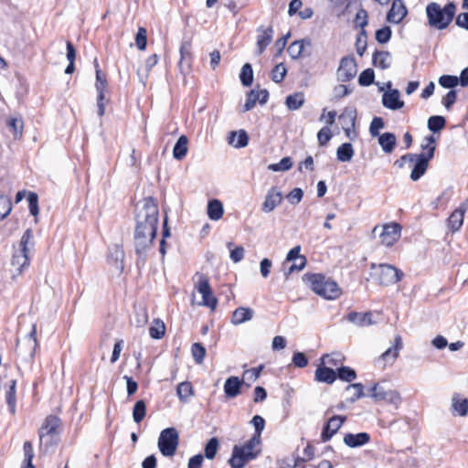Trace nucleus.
Returning <instances> with one entry per match:
<instances>
[{
    "label": "nucleus",
    "mask_w": 468,
    "mask_h": 468,
    "mask_svg": "<svg viewBox=\"0 0 468 468\" xmlns=\"http://www.w3.org/2000/svg\"><path fill=\"white\" fill-rule=\"evenodd\" d=\"M135 228L133 242L136 264H144L146 252L153 245L156 235L159 222V209L157 201L153 197H147L135 206Z\"/></svg>",
    "instance_id": "obj_1"
},
{
    "label": "nucleus",
    "mask_w": 468,
    "mask_h": 468,
    "mask_svg": "<svg viewBox=\"0 0 468 468\" xmlns=\"http://www.w3.org/2000/svg\"><path fill=\"white\" fill-rule=\"evenodd\" d=\"M303 282L317 295L326 300H335L341 294L338 284L323 273H305Z\"/></svg>",
    "instance_id": "obj_2"
},
{
    "label": "nucleus",
    "mask_w": 468,
    "mask_h": 468,
    "mask_svg": "<svg viewBox=\"0 0 468 468\" xmlns=\"http://www.w3.org/2000/svg\"><path fill=\"white\" fill-rule=\"evenodd\" d=\"M428 24L431 27L443 30L449 27L455 16L456 5L448 2L443 7L438 3L431 2L425 8Z\"/></svg>",
    "instance_id": "obj_3"
},
{
    "label": "nucleus",
    "mask_w": 468,
    "mask_h": 468,
    "mask_svg": "<svg viewBox=\"0 0 468 468\" xmlns=\"http://www.w3.org/2000/svg\"><path fill=\"white\" fill-rule=\"evenodd\" d=\"M259 445L257 441L248 440L243 445H234L231 457L228 461L231 468H244L250 461L255 460L261 454V448L256 449Z\"/></svg>",
    "instance_id": "obj_4"
},
{
    "label": "nucleus",
    "mask_w": 468,
    "mask_h": 468,
    "mask_svg": "<svg viewBox=\"0 0 468 468\" xmlns=\"http://www.w3.org/2000/svg\"><path fill=\"white\" fill-rule=\"evenodd\" d=\"M179 443V433L174 427L164 429L158 438V449L165 457L175 455Z\"/></svg>",
    "instance_id": "obj_5"
},
{
    "label": "nucleus",
    "mask_w": 468,
    "mask_h": 468,
    "mask_svg": "<svg viewBox=\"0 0 468 468\" xmlns=\"http://www.w3.org/2000/svg\"><path fill=\"white\" fill-rule=\"evenodd\" d=\"M436 145L434 144L429 147L427 152L414 154L416 162L410 176L412 181H418L425 175L429 167L430 161L434 157Z\"/></svg>",
    "instance_id": "obj_6"
},
{
    "label": "nucleus",
    "mask_w": 468,
    "mask_h": 468,
    "mask_svg": "<svg viewBox=\"0 0 468 468\" xmlns=\"http://www.w3.org/2000/svg\"><path fill=\"white\" fill-rule=\"evenodd\" d=\"M179 54L180 58L177 67L179 72L186 78L191 72L194 62L191 38L183 37L179 48Z\"/></svg>",
    "instance_id": "obj_7"
},
{
    "label": "nucleus",
    "mask_w": 468,
    "mask_h": 468,
    "mask_svg": "<svg viewBox=\"0 0 468 468\" xmlns=\"http://www.w3.org/2000/svg\"><path fill=\"white\" fill-rule=\"evenodd\" d=\"M375 275L379 284L388 286L401 281L404 273L393 265L383 263L378 265V271Z\"/></svg>",
    "instance_id": "obj_8"
},
{
    "label": "nucleus",
    "mask_w": 468,
    "mask_h": 468,
    "mask_svg": "<svg viewBox=\"0 0 468 468\" xmlns=\"http://www.w3.org/2000/svg\"><path fill=\"white\" fill-rule=\"evenodd\" d=\"M196 289L202 294V304L215 310L218 305V299L214 296L209 284L208 278L205 274H200Z\"/></svg>",
    "instance_id": "obj_9"
},
{
    "label": "nucleus",
    "mask_w": 468,
    "mask_h": 468,
    "mask_svg": "<svg viewBox=\"0 0 468 468\" xmlns=\"http://www.w3.org/2000/svg\"><path fill=\"white\" fill-rule=\"evenodd\" d=\"M357 72V65L353 56L343 57L337 69V80L341 82L352 80Z\"/></svg>",
    "instance_id": "obj_10"
},
{
    "label": "nucleus",
    "mask_w": 468,
    "mask_h": 468,
    "mask_svg": "<svg viewBox=\"0 0 468 468\" xmlns=\"http://www.w3.org/2000/svg\"><path fill=\"white\" fill-rule=\"evenodd\" d=\"M346 420L347 417L345 415H334L331 418H329L323 426L320 436L321 441H329L334 437V435H335L337 431L341 429V427L344 425Z\"/></svg>",
    "instance_id": "obj_11"
},
{
    "label": "nucleus",
    "mask_w": 468,
    "mask_h": 468,
    "mask_svg": "<svg viewBox=\"0 0 468 468\" xmlns=\"http://www.w3.org/2000/svg\"><path fill=\"white\" fill-rule=\"evenodd\" d=\"M61 425V420L56 415H48L38 431L39 435V447L42 448L43 440L48 436H58L59 434L58 429Z\"/></svg>",
    "instance_id": "obj_12"
},
{
    "label": "nucleus",
    "mask_w": 468,
    "mask_h": 468,
    "mask_svg": "<svg viewBox=\"0 0 468 468\" xmlns=\"http://www.w3.org/2000/svg\"><path fill=\"white\" fill-rule=\"evenodd\" d=\"M387 87L389 90L385 91L382 95V104L385 108L397 111L404 106V101L400 100L399 90L391 89V81L387 82Z\"/></svg>",
    "instance_id": "obj_13"
},
{
    "label": "nucleus",
    "mask_w": 468,
    "mask_h": 468,
    "mask_svg": "<svg viewBox=\"0 0 468 468\" xmlns=\"http://www.w3.org/2000/svg\"><path fill=\"white\" fill-rule=\"evenodd\" d=\"M401 226L399 223L385 225L380 234L381 243L387 247L392 246L400 237Z\"/></svg>",
    "instance_id": "obj_14"
},
{
    "label": "nucleus",
    "mask_w": 468,
    "mask_h": 468,
    "mask_svg": "<svg viewBox=\"0 0 468 468\" xmlns=\"http://www.w3.org/2000/svg\"><path fill=\"white\" fill-rule=\"evenodd\" d=\"M282 201V194L276 187L271 186L265 197V199L261 205V210L265 213H270L274 210V208L279 206Z\"/></svg>",
    "instance_id": "obj_15"
},
{
    "label": "nucleus",
    "mask_w": 468,
    "mask_h": 468,
    "mask_svg": "<svg viewBox=\"0 0 468 468\" xmlns=\"http://www.w3.org/2000/svg\"><path fill=\"white\" fill-rule=\"evenodd\" d=\"M408 9L403 0H393L391 7L387 15L389 23L399 24L407 16Z\"/></svg>",
    "instance_id": "obj_16"
},
{
    "label": "nucleus",
    "mask_w": 468,
    "mask_h": 468,
    "mask_svg": "<svg viewBox=\"0 0 468 468\" xmlns=\"http://www.w3.org/2000/svg\"><path fill=\"white\" fill-rule=\"evenodd\" d=\"M257 31L259 35L257 37L256 53L257 55H261L272 40L273 29L271 27H269L268 28L260 27Z\"/></svg>",
    "instance_id": "obj_17"
},
{
    "label": "nucleus",
    "mask_w": 468,
    "mask_h": 468,
    "mask_svg": "<svg viewBox=\"0 0 468 468\" xmlns=\"http://www.w3.org/2000/svg\"><path fill=\"white\" fill-rule=\"evenodd\" d=\"M370 439V434L366 431L358 433L348 432L344 435L343 441L350 448H358L368 443Z\"/></svg>",
    "instance_id": "obj_18"
},
{
    "label": "nucleus",
    "mask_w": 468,
    "mask_h": 468,
    "mask_svg": "<svg viewBox=\"0 0 468 468\" xmlns=\"http://www.w3.org/2000/svg\"><path fill=\"white\" fill-rule=\"evenodd\" d=\"M314 380L319 383L331 385L336 380V372L321 362L314 372Z\"/></svg>",
    "instance_id": "obj_19"
},
{
    "label": "nucleus",
    "mask_w": 468,
    "mask_h": 468,
    "mask_svg": "<svg viewBox=\"0 0 468 468\" xmlns=\"http://www.w3.org/2000/svg\"><path fill=\"white\" fill-rule=\"evenodd\" d=\"M244 384V379H239V377L231 376L225 380L224 393L226 398L233 399L241 393V388Z\"/></svg>",
    "instance_id": "obj_20"
},
{
    "label": "nucleus",
    "mask_w": 468,
    "mask_h": 468,
    "mask_svg": "<svg viewBox=\"0 0 468 468\" xmlns=\"http://www.w3.org/2000/svg\"><path fill=\"white\" fill-rule=\"evenodd\" d=\"M403 347L402 337L397 335L394 338V345L388 348L378 358V361L390 362L393 364L399 356V352Z\"/></svg>",
    "instance_id": "obj_21"
},
{
    "label": "nucleus",
    "mask_w": 468,
    "mask_h": 468,
    "mask_svg": "<svg viewBox=\"0 0 468 468\" xmlns=\"http://www.w3.org/2000/svg\"><path fill=\"white\" fill-rule=\"evenodd\" d=\"M346 319L357 326H367L373 324L372 313L370 311L365 313L350 312L347 314Z\"/></svg>",
    "instance_id": "obj_22"
},
{
    "label": "nucleus",
    "mask_w": 468,
    "mask_h": 468,
    "mask_svg": "<svg viewBox=\"0 0 468 468\" xmlns=\"http://www.w3.org/2000/svg\"><path fill=\"white\" fill-rule=\"evenodd\" d=\"M249 140L248 133L242 129L238 132L232 131L228 135V143L238 149L246 147Z\"/></svg>",
    "instance_id": "obj_23"
},
{
    "label": "nucleus",
    "mask_w": 468,
    "mask_h": 468,
    "mask_svg": "<svg viewBox=\"0 0 468 468\" xmlns=\"http://www.w3.org/2000/svg\"><path fill=\"white\" fill-rule=\"evenodd\" d=\"M452 415L464 417L468 414V399L461 398L459 394H454L452 399Z\"/></svg>",
    "instance_id": "obj_24"
},
{
    "label": "nucleus",
    "mask_w": 468,
    "mask_h": 468,
    "mask_svg": "<svg viewBox=\"0 0 468 468\" xmlns=\"http://www.w3.org/2000/svg\"><path fill=\"white\" fill-rule=\"evenodd\" d=\"M254 314L253 309L250 307H238L234 310L231 316L233 324H240L252 319Z\"/></svg>",
    "instance_id": "obj_25"
},
{
    "label": "nucleus",
    "mask_w": 468,
    "mask_h": 468,
    "mask_svg": "<svg viewBox=\"0 0 468 468\" xmlns=\"http://www.w3.org/2000/svg\"><path fill=\"white\" fill-rule=\"evenodd\" d=\"M391 54L388 51L376 49L372 55V64L381 69H387L391 66Z\"/></svg>",
    "instance_id": "obj_26"
},
{
    "label": "nucleus",
    "mask_w": 468,
    "mask_h": 468,
    "mask_svg": "<svg viewBox=\"0 0 468 468\" xmlns=\"http://www.w3.org/2000/svg\"><path fill=\"white\" fill-rule=\"evenodd\" d=\"M7 389L5 391V401L8 406L9 412L12 415L16 414V380L11 379L8 381Z\"/></svg>",
    "instance_id": "obj_27"
},
{
    "label": "nucleus",
    "mask_w": 468,
    "mask_h": 468,
    "mask_svg": "<svg viewBox=\"0 0 468 468\" xmlns=\"http://www.w3.org/2000/svg\"><path fill=\"white\" fill-rule=\"evenodd\" d=\"M396 143L397 138L393 133L386 132L378 136V144L386 154H390L394 150Z\"/></svg>",
    "instance_id": "obj_28"
},
{
    "label": "nucleus",
    "mask_w": 468,
    "mask_h": 468,
    "mask_svg": "<svg viewBox=\"0 0 468 468\" xmlns=\"http://www.w3.org/2000/svg\"><path fill=\"white\" fill-rule=\"evenodd\" d=\"M207 213L211 220H218L224 214L223 205L218 199H212L208 201Z\"/></svg>",
    "instance_id": "obj_29"
},
{
    "label": "nucleus",
    "mask_w": 468,
    "mask_h": 468,
    "mask_svg": "<svg viewBox=\"0 0 468 468\" xmlns=\"http://www.w3.org/2000/svg\"><path fill=\"white\" fill-rule=\"evenodd\" d=\"M188 139L186 135H181L173 148V156L176 160H182L187 154Z\"/></svg>",
    "instance_id": "obj_30"
},
{
    "label": "nucleus",
    "mask_w": 468,
    "mask_h": 468,
    "mask_svg": "<svg viewBox=\"0 0 468 468\" xmlns=\"http://www.w3.org/2000/svg\"><path fill=\"white\" fill-rule=\"evenodd\" d=\"M356 118V112L353 109L346 108L344 112L338 116V120L342 128H355Z\"/></svg>",
    "instance_id": "obj_31"
},
{
    "label": "nucleus",
    "mask_w": 468,
    "mask_h": 468,
    "mask_svg": "<svg viewBox=\"0 0 468 468\" xmlns=\"http://www.w3.org/2000/svg\"><path fill=\"white\" fill-rule=\"evenodd\" d=\"M250 422L254 426V434L250 438L252 441H257L258 444H261V433L265 427V420L260 416L255 415L252 417Z\"/></svg>",
    "instance_id": "obj_32"
},
{
    "label": "nucleus",
    "mask_w": 468,
    "mask_h": 468,
    "mask_svg": "<svg viewBox=\"0 0 468 468\" xmlns=\"http://www.w3.org/2000/svg\"><path fill=\"white\" fill-rule=\"evenodd\" d=\"M176 395L181 402H187L188 399L194 395V388L189 381H184L177 385Z\"/></svg>",
    "instance_id": "obj_33"
},
{
    "label": "nucleus",
    "mask_w": 468,
    "mask_h": 468,
    "mask_svg": "<svg viewBox=\"0 0 468 468\" xmlns=\"http://www.w3.org/2000/svg\"><path fill=\"white\" fill-rule=\"evenodd\" d=\"M335 372L336 379L338 378L341 381L350 383L356 378V370L347 366H340L336 367Z\"/></svg>",
    "instance_id": "obj_34"
},
{
    "label": "nucleus",
    "mask_w": 468,
    "mask_h": 468,
    "mask_svg": "<svg viewBox=\"0 0 468 468\" xmlns=\"http://www.w3.org/2000/svg\"><path fill=\"white\" fill-rule=\"evenodd\" d=\"M304 103V95L303 92H295L286 97L285 104L290 111L300 109Z\"/></svg>",
    "instance_id": "obj_35"
},
{
    "label": "nucleus",
    "mask_w": 468,
    "mask_h": 468,
    "mask_svg": "<svg viewBox=\"0 0 468 468\" xmlns=\"http://www.w3.org/2000/svg\"><path fill=\"white\" fill-rule=\"evenodd\" d=\"M24 461L21 468H36L33 464V458L35 456L33 444L30 441H26L23 444Z\"/></svg>",
    "instance_id": "obj_36"
},
{
    "label": "nucleus",
    "mask_w": 468,
    "mask_h": 468,
    "mask_svg": "<svg viewBox=\"0 0 468 468\" xmlns=\"http://www.w3.org/2000/svg\"><path fill=\"white\" fill-rule=\"evenodd\" d=\"M353 156L354 149L350 143L342 144L336 150V158L340 162H349Z\"/></svg>",
    "instance_id": "obj_37"
},
{
    "label": "nucleus",
    "mask_w": 468,
    "mask_h": 468,
    "mask_svg": "<svg viewBox=\"0 0 468 468\" xmlns=\"http://www.w3.org/2000/svg\"><path fill=\"white\" fill-rule=\"evenodd\" d=\"M427 126L431 133H440L446 126V119L441 115H432L428 119Z\"/></svg>",
    "instance_id": "obj_38"
},
{
    "label": "nucleus",
    "mask_w": 468,
    "mask_h": 468,
    "mask_svg": "<svg viewBox=\"0 0 468 468\" xmlns=\"http://www.w3.org/2000/svg\"><path fill=\"white\" fill-rule=\"evenodd\" d=\"M464 214L455 209L448 218V227L452 232L458 231L463 223Z\"/></svg>",
    "instance_id": "obj_39"
},
{
    "label": "nucleus",
    "mask_w": 468,
    "mask_h": 468,
    "mask_svg": "<svg viewBox=\"0 0 468 468\" xmlns=\"http://www.w3.org/2000/svg\"><path fill=\"white\" fill-rule=\"evenodd\" d=\"M219 448V441L217 437L210 438L204 448V455L207 460H213Z\"/></svg>",
    "instance_id": "obj_40"
},
{
    "label": "nucleus",
    "mask_w": 468,
    "mask_h": 468,
    "mask_svg": "<svg viewBox=\"0 0 468 468\" xmlns=\"http://www.w3.org/2000/svg\"><path fill=\"white\" fill-rule=\"evenodd\" d=\"M239 80L244 87H250L253 82V69L250 63H245L239 73Z\"/></svg>",
    "instance_id": "obj_41"
},
{
    "label": "nucleus",
    "mask_w": 468,
    "mask_h": 468,
    "mask_svg": "<svg viewBox=\"0 0 468 468\" xmlns=\"http://www.w3.org/2000/svg\"><path fill=\"white\" fill-rule=\"evenodd\" d=\"M30 260L28 253L24 251H19L18 253H15L12 258V264L14 266H18L19 272H22L24 269L29 266Z\"/></svg>",
    "instance_id": "obj_42"
},
{
    "label": "nucleus",
    "mask_w": 468,
    "mask_h": 468,
    "mask_svg": "<svg viewBox=\"0 0 468 468\" xmlns=\"http://www.w3.org/2000/svg\"><path fill=\"white\" fill-rule=\"evenodd\" d=\"M165 333V323L160 319H154L153 324L149 328V335L153 339H161Z\"/></svg>",
    "instance_id": "obj_43"
},
{
    "label": "nucleus",
    "mask_w": 468,
    "mask_h": 468,
    "mask_svg": "<svg viewBox=\"0 0 468 468\" xmlns=\"http://www.w3.org/2000/svg\"><path fill=\"white\" fill-rule=\"evenodd\" d=\"M146 415V403L144 399L137 400L133 408V419L136 423H140Z\"/></svg>",
    "instance_id": "obj_44"
},
{
    "label": "nucleus",
    "mask_w": 468,
    "mask_h": 468,
    "mask_svg": "<svg viewBox=\"0 0 468 468\" xmlns=\"http://www.w3.org/2000/svg\"><path fill=\"white\" fill-rule=\"evenodd\" d=\"M6 126L13 133L15 138H20L23 133V120L21 118H9L6 120Z\"/></svg>",
    "instance_id": "obj_45"
},
{
    "label": "nucleus",
    "mask_w": 468,
    "mask_h": 468,
    "mask_svg": "<svg viewBox=\"0 0 468 468\" xmlns=\"http://www.w3.org/2000/svg\"><path fill=\"white\" fill-rule=\"evenodd\" d=\"M358 84L362 87H368L375 81V72L372 69L368 68L364 69L358 76Z\"/></svg>",
    "instance_id": "obj_46"
},
{
    "label": "nucleus",
    "mask_w": 468,
    "mask_h": 468,
    "mask_svg": "<svg viewBox=\"0 0 468 468\" xmlns=\"http://www.w3.org/2000/svg\"><path fill=\"white\" fill-rule=\"evenodd\" d=\"M12 210L11 198L5 195L0 194V221L5 219Z\"/></svg>",
    "instance_id": "obj_47"
},
{
    "label": "nucleus",
    "mask_w": 468,
    "mask_h": 468,
    "mask_svg": "<svg viewBox=\"0 0 468 468\" xmlns=\"http://www.w3.org/2000/svg\"><path fill=\"white\" fill-rule=\"evenodd\" d=\"M33 237L34 236L32 229H26L19 242L21 251L29 253V245H31L32 247L34 246Z\"/></svg>",
    "instance_id": "obj_48"
},
{
    "label": "nucleus",
    "mask_w": 468,
    "mask_h": 468,
    "mask_svg": "<svg viewBox=\"0 0 468 468\" xmlns=\"http://www.w3.org/2000/svg\"><path fill=\"white\" fill-rule=\"evenodd\" d=\"M320 360L323 364L328 363L333 367H338L339 365L343 366L345 356L339 353L325 354L321 356Z\"/></svg>",
    "instance_id": "obj_49"
},
{
    "label": "nucleus",
    "mask_w": 468,
    "mask_h": 468,
    "mask_svg": "<svg viewBox=\"0 0 468 468\" xmlns=\"http://www.w3.org/2000/svg\"><path fill=\"white\" fill-rule=\"evenodd\" d=\"M191 353L197 364H202L206 356V348L201 343H194L191 346Z\"/></svg>",
    "instance_id": "obj_50"
},
{
    "label": "nucleus",
    "mask_w": 468,
    "mask_h": 468,
    "mask_svg": "<svg viewBox=\"0 0 468 468\" xmlns=\"http://www.w3.org/2000/svg\"><path fill=\"white\" fill-rule=\"evenodd\" d=\"M350 389H354L355 392L354 394L352 395V397L348 398L347 399V401L350 402V403H354L356 402V400H358L359 399L365 397V393H364V386L362 383H353V384H349L346 388V390L348 391Z\"/></svg>",
    "instance_id": "obj_51"
},
{
    "label": "nucleus",
    "mask_w": 468,
    "mask_h": 468,
    "mask_svg": "<svg viewBox=\"0 0 468 468\" xmlns=\"http://www.w3.org/2000/svg\"><path fill=\"white\" fill-rule=\"evenodd\" d=\"M292 166V161L291 157L286 156L280 160L279 163L271 164L268 169L273 172L288 171Z\"/></svg>",
    "instance_id": "obj_52"
},
{
    "label": "nucleus",
    "mask_w": 468,
    "mask_h": 468,
    "mask_svg": "<svg viewBox=\"0 0 468 468\" xmlns=\"http://www.w3.org/2000/svg\"><path fill=\"white\" fill-rule=\"evenodd\" d=\"M260 94L258 90H251L247 93L246 101L243 105L242 112H246L254 108L257 102H259Z\"/></svg>",
    "instance_id": "obj_53"
},
{
    "label": "nucleus",
    "mask_w": 468,
    "mask_h": 468,
    "mask_svg": "<svg viewBox=\"0 0 468 468\" xmlns=\"http://www.w3.org/2000/svg\"><path fill=\"white\" fill-rule=\"evenodd\" d=\"M287 73V69L283 63L277 64L271 72V79L275 83H281Z\"/></svg>",
    "instance_id": "obj_54"
},
{
    "label": "nucleus",
    "mask_w": 468,
    "mask_h": 468,
    "mask_svg": "<svg viewBox=\"0 0 468 468\" xmlns=\"http://www.w3.org/2000/svg\"><path fill=\"white\" fill-rule=\"evenodd\" d=\"M392 37V30L390 27L385 26L382 28H379L375 33V38L379 44L388 43Z\"/></svg>",
    "instance_id": "obj_55"
},
{
    "label": "nucleus",
    "mask_w": 468,
    "mask_h": 468,
    "mask_svg": "<svg viewBox=\"0 0 468 468\" xmlns=\"http://www.w3.org/2000/svg\"><path fill=\"white\" fill-rule=\"evenodd\" d=\"M439 84L442 88L453 90L459 84V79L453 75H442L439 78Z\"/></svg>",
    "instance_id": "obj_56"
},
{
    "label": "nucleus",
    "mask_w": 468,
    "mask_h": 468,
    "mask_svg": "<svg viewBox=\"0 0 468 468\" xmlns=\"http://www.w3.org/2000/svg\"><path fill=\"white\" fill-rule=\"evenodd\" d=\"M27 202L30 214L37 217L39 213L37 194L35 192H29L27 195Z\"/></svg>",
    "instance_id": "obj_57"
},
{
    "label": "nucleus",
    "mask_w": 468,
    "mask_h": 468,
    "mask_svg": "<svg viewBox=\"0 0 468 468\" xmlns=\"http://www.w3.org/2000/svg\"><path fill=\"white\" fill-rule=\"evenodd\" d=\"M232 246V242H229L227 244V247L230 250L229 257L233 262L238 263L243 260L245 250L242 246H237L234 249H231Z\"/></svg>",
    "instance_id": "obj_58"
},
{
    "label": "nucleus",
    "mask_w": 468,
    "mask_h": 468,
    "mask_svg": "<svg viewBox=\"0 0 468 468\" xmlns=\"http://www.w3.org/2000/svg\"><path fill=\"white\" fill-rule=\"evenodd\" d=\"M385 126V122L381 117H374L370 126H369V133L372 137H378L380 135L379 130L383 129Z\"/></svg>",
    "instance_id": "obj_59"
},
{
    "label": "nucleus",
    "mask_w": 468,
    "mask_h": 468,
    "mask_svg": "<svg viewBox=\"0 0 468 468\" xmlns=\"http://www.w3.org/2000/svg\"><path fill=\"white\" fill-rule=\"evenodd\" d=\"M135 43L139 50H144L147 46V31L144 27H139L136 36Z\"/></svg>",
    "instance_id": "obj_60"
},
{
    "label": "nucleus",
    "mask_w": 468,
    "mask_h": 468,
    "mask_svg": "<svg viewBox=\"0 0 468 468\" xmlns=\"http://www.w3.org/2000/svg\"><path fill=\"white\" fill-rule=\"evenodd\" d=\"M387 391L388 390H385L378 383H376L370 388V396L375 402H380L384 400Z\"/></svg>",
    "instance_id": "obj_61"
},
{
    "label": "nucleus",
    "mask_w": 468,
    "mask_h": 468,
    "mask_svg": "<svg viewBox=\"0 0 468 468\" xmlns=\"http://www.w3.org/2000/svg\"><path fill=\"white\" fill-rule=\"evenodd\" d=\"M333 91H334V98L335 100H340V99L351 94L353 92V88H351L348 85L339 84L334 88Z\"/></svg>",
    "instance_id": "obj_62"
},
{
    "label": "nucleus",
    "mask_w": 468,
    "mask_h": 468,
    "mask_svg": "<svg viewBox=\"0 0 468 468\" xmlns=\"http://www.w3.org/2000/svg\"><path fill=\"white\" fill-rule=\"evenodd\" d=\"M263 368H264V366L260 365L256 367H252L250 369L245 370L243 372V378L254 382L260 378Z\"/></svg>",
    "instance_id": "obj_63"
},
{
    "label": "nucleus",
    "mask_w": 468,
    "mask_h": 468,
    "mask_svg": "<svg viewBox=\"0 0 468 468\" xmlns=\"http://www.w3.org/2000/svg\"><path fill=\"white\" fill-rule=\"evenodd\" d=\"M401 396L397 390L389 389L387 391L386 397L383 401L395 406L396 408L401 403Z\"/></svg>",
    "instance_id": "obj_64"
}]
</instances>
